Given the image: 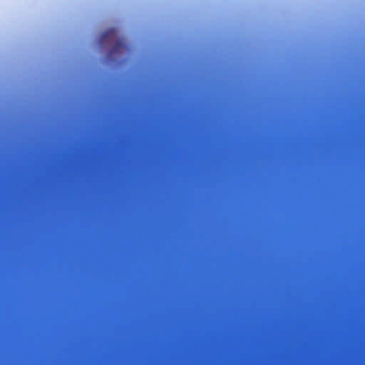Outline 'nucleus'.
Instances as JSON below:
<instances>
[{
	"mask_svg": "<svg viewBox=\"0 0 365 365\" xmlns=\"http://www.w3.org/2000/svg\"><path fill=\"white\" fill-rule=\"evenodd\" d=\"M115 33V29H112L108 30L107 32L103 34L102 36V39H105L108 36H112Z\"/></svg>",
	"mask_w": 365,
	"mask_h": 365,
	"instance_id": "nucleus-1",
	"label": "nucleus"
},
{
	"mask_svg": "<svg viewBox=\"0 0 365 365\" xmlns=\"http://www.w3.org/2000/svg\"><path fill=\"white\" fill-rule=\"evenodd\" d=\"M123 46V43L121 42H118L117 44H116V48H120Z\"/></svg>",
	"mask_w": 365,
	"mask_h": 365,
	"instance_id": "nucleus-2",
	"label": "nucleus"
}]
</instances>
